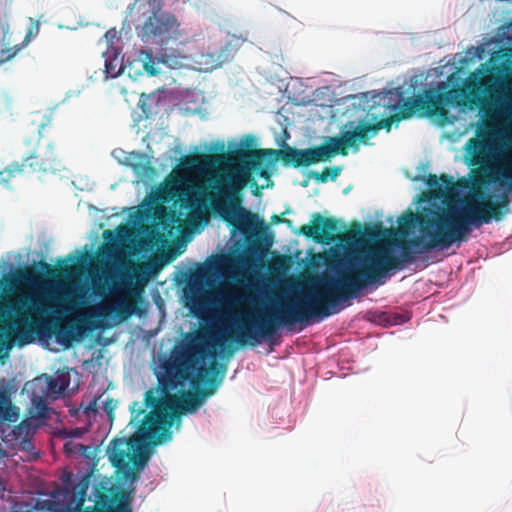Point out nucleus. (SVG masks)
<instances>
[{
  "instance_id": "obj_1",
  "label": "nucleus",
  "mask_w": 512,
  "mask_h": 512,
  "mask_svg": "<svg viewBox=\"0 0 512 512\" xmlns=\"http://www.w3.org/2000/svg\"><path fill=\"white\" fill-rule=\"evenodd\" d=\"M408 241L401 243V254L396 256L390 249L379 246L371 249L360 261V265L342 272L338 277L323 274L317 281L316 290L304 296L283 301L279 306L267 308L262 313L242 314L236 326L227 334L214 340L221 348L226 342L240 346L256 345L271 337L278 328L302 323L313 317L325 318L340 311L337 306L357 296L367 286L379 283L391 270H399L413 261L414 248ZM416 253H423L415 247Z\"/></svg>"
},
{
  "instance_id": "obj_2",
  "label": "nucleus",
  "mask_w": 512,
  "mask_h": 512,
  "mask_svg": "<svg viewBox=\"0 0 512 512\" xmlns=\"http://www.w3.org/2000/svg\"><path fill=\"white\" fill-rule=\"evenodd\" d=\"M226 371L227 366L218 363L216 359H212L208 366H199L190 383L193 391H187L179 397L175 410H168L165 414H161L159 422L146 426L143 433L135 434L129 439H113L107 448V454L117 472L126 480H136L138 477L136 468H142L148 461L143 444H159L170 438L169 427L173 417L196 411L207 397L217 391Z\"/></svg>"
},
{
  "instance_id": "obj_3",
  "label": "nucleus",
  "mask_w": 512,
  "mask_h": 512,
  "mask_svg": "<svg viewBox=\"0 0 512 512\" xmlns=\"http://www.w3.org/2000/svg\"><path fill=\"white\" fill-rule=\"evenodd\" d=\"M238 155L241 160L239 169L230 174L227 180L217 181L215 187L222 198L217 204L218 213L223 220L244 234L254 231L259 222L256 214L241 205L240 192L249 182L256 185L255 180L251 178L252 172L262 178H269L268 165L276 160V157H280L284 165H292L295 168L308 167L331 158L326 143L307 149L288 147L284 150H239Z\"/></svg>"
},
{
  "instance_id": "obj_4",
  "label": "nucleus",
  "mask_w": 512,
  "mask_h": 512,
  "mask_svg": "<svg viewBox=\"0 0 512 512\" xmlns=\"http://www.w3.org/2000/svg\"><path fill=\"white\" fill-rule=\"evenodd\" d=\"M476 89L477 84L475 82H467L463 87H456L447 91L438 92L432 88L426 89L423 94L405 100L401 104L400 112L383 118L376 123H360L354 130L343 131L340 136L328 138L326 145L330 157L337 154L347 156L348 148L357 152L359 150L358 142L366 144L381 129L390 131L394 123L408 119L416 112L421 116L435 120L440 125L450 123L451 119L446 107L465 105L470 96L475 95Z\"/></svg>"
},
{
  "instance_id": "obj_5",
  "label": "nucleus",
  "mask_w": 512,
  "mask_h": 512,
  "mask_svg": "<svg viewBox=\"0 0 512 512\" xmlns=\"http://www.w3.org/2000/svg\"><path fill=\"white\" fill-rule=\"evenodd\" d=\"M210 334L207 329L196 331L187 336L177 358L175 367L166 369L164 375L158 378V387L145 393L144 404L134 401L130 405L131 419L129 424L137 427L136 434L143 433L146 426L159 422L161 414L175 410L179 397L171 392L185 381H190L197 372L201 362L208 357L216 359V352L210 348Z\"/></svg>"
},
{
  "instance_id": "obj_6",
  "label": "nucleus",
  "mask_w": 512,
  "mask_h": 512,
  "mask_svg": "<svg viewBox=\"0 0 512 512\" xmlns=\"http://www.w3.org/2000/svg\"><path fill=\"white\" fill-rule=\"evenodd\" d=\"M56 297L51 293H19L9 301V308L15 312V328L9 327V335L19 346L30 344L35 336L53 335L56 341L69 348L73 341L82 337L86 326L82 319L76 322L61 321L52 314L59 312Z\"/></svg>"
},
{
  "instance_id": "obj_7",
  "label": "nucleus",
  "mask_w": 512,
  "mask_h": 512,
  "mask_svg": "<svg viewBox=\"0 0 512 512\" xmlns=\"http://www.w3.org/2000/svg\"><path fill=\"white\" fill-rule=\"evenodd\" d=\"M483 197L480 189H473V192L463 199L464 206L461 210L451 206L437 208L433 217L423 219L425 224L434 225L431 239L424 241L422 238H411L409 243L414 247H420L421 251L447 249L454 244L460 246L468 240L472 226L480 227L490 223L477 204V198Z\"/></svg>"
},
{
  "instance_id": "obj_8",
  "label": "nucleus",
  "mask_w": 512,
  "mask_h": 512,
  "mask_svg": "<svg viewBox=\"0 0 512 512\" xmlns=\"http://www.w3.org/2000/svg\"><path fill=\"white\" fill-rule=\"evenodd\" d=\"M163 0H134L129 15L138 22L135 30L146 45L163 49L170 41L181 36L180 23L171 12L163 10Z\"/></svg>"
},
{
  "instance_id": "obj_9",
  "label": "nucleus",
  "mask_w": 512,
  "mask_h": 512,
  "mask_svg": "<svg viewBox=\"0 0 512 512\" xmlns=\"http://www.w3.org/2000/svg\"><path fill=\"white\" fill-rule=\"evenodd\" d=\"M63 168L62 159L54 142L33 151L22 162H14L7 168L0 170V183L8 184L18 175L31 172H56Z\"/></svg>"
},
{
  "instance_id": "obj_10",
  "label": "nucleus",
  "mask_w": 512,
  "mask_h": 512,
  "mask_svg": "<svg viewBox=\"0 0 512 512\" xmlns=\"http://www.w3.org/2000/svg\"><path fill=\"white\" fill-rule=\"evenodd\" d=\"M342 223L335 218H326L320 213H314L311 224L302 225L298 233L313 239L317 243L330 244L342 238L338 234Z\"/></svg>"
},
{
  "instance_id": "obj_11",
  "label": "nucleus",
  "mask_w": 512,
  "mask_h": 512,
  "mask_svg": "<svg viewBox=\"0 0 512 512\" xmlns=\"http://www.w3.org/2000/svg\"><path fill=\"white\" fill-rule=\"evenodd\" d=\"M434 212H436V209H425L424 212L416 214L409 210L398 219L400 229L403 233H406V231L417 223L420 236H416L415 238H422L424 241L430 240L434 225L425 224L423 219H430V217L434 216Z\"/></svg>"
},
{
  "instance_id": "obj_12",
  "label": "nucleus",
  "mask_w": 512,
  "mask_h": 512,
  "mask_svg": "<svg viewBox=\"0 0 512 512\" xmlns=\"http://www.w3.org/2000/svg\"><path fill=\"white\" fill-rule=\"evenodd\" d=\"M510 190L502 192L497 201H491L489 199L479 200L477 198V204L483 211L486 217L489 218V222L492 220L500 221L502 218L510 212L511 196L509 195Z\"/></svg>"
},
{
  "instance_id": "obj_13",
  "label": "nucleus",
  "mask_w": 512,
  "mask_h": 512,
  "mask_svg": "<svg viewBox=\"0 0 512 512\" xmlns=\"http://www.w3.org/2000/svg\"><path fill=\"white\" fill-rule=\"evenodd\" d=\"M135 304L126 299H118L113 303L104 302L95 307V314L98 317H108L112 314L117 315L122 320H126L135 312Z\"/></svg>"
},
{
  "instance_id": "obj_14",
  "label": "nucleus",
  "mask_w": 512,
  "mask_h": 512,
  "mask_svg": "<svg viewBox=\"0 0 512 512\" xmlns=\"http://www.w3.org/2000/svg\"><path fill=\"white\" fill-rule=\"evenodd\" d=\"M426 183L430 189L434 190L437 196L456 192V182L452 176L447 174H442L439 177L435 174H429Z\"/></svg>"
},
{
  "instance_id": "obj_15",
  "label": "nucleus",
  "mask_w": 512,
  "mask_h": 512,
  "mask_svg": "<svg viewBox=\"0 0 512 512\" xmlns=\"http://www.w3.org/2000/svg\"><path fill=\"white\" fill-rule=\"evenodd\" d=\"M35 272L27 267L15 271L12 275L6 276L2 280L5 291H15L19 286L31 284L35 281Z\"/></svg>"
},
{
  "instance_id": "obj_16",
  "label": "nucleus",
  "mask_w": 512,
  "mask_h": 512,
  "mask_svg": "<svg viewBox=\"0 0 512 512\" xmlns=\"http://www.w3.org/2000/svg\"><path fill=\"white\" fill-rule=\"evenodd\" d=\"M210 295L207 291L192 292L187 297V305L191 312L199 318H204L209 310Z\"/></svg>"
},
{
  "instance_id": "obj_17",
  "label": "nucleus",
  "mask_w": 512,
  "mask_h": 512,
  "mask_svg": "<svg viewBox=\"0 0 512 512\" xmlns=\"http://www.w3.org/2000/svg\"><path fill=\"white\" fill-rule=\"evenodd\" d=\"M257 290L258 287L256 285L247 286L241 293L229 294L226 298V303L230 307L242 306L244 304L256 306L259 303L256 295Z\"/></svg>"
},
{
  "instance_id": "obj_18",
  "label": "nucleus",
  "mask_w": 512,
  "mask_h": 512,
  "mask_svg": "<svg viewBox=\"0 0 512 512\" xmlns=\"http://www.w3.org/2000/svg\"><path fill=\"white\" fill-rule=\"evenodd\" d=\"M19 417L18 408L13 405L6 390H0V420L14 422Z\"/></svg>"
},
{
  "instance_id": "obj_19",
  "label": "nucleus",
  "mask_w": 512,
  "mask_h": 512,
  "mask_svg": "<svg viewBox=\"0 0 512 512\" xmlns=\"http://www.w3.org/2000/svg\"><path fill=\"white\" fill-rule=\"evenodd\" d=\"M382 229V223L367 225L364 229L360 223H357L346 236L350 240H356L359 237H366L367 239L373 240L380 236Z\"/></svg>"
},
{
  "instance_id": "obj_20",
  "label": "nucleus",
  "mask_w": 512,
  "mask_h": 512,
  "mask_svg": "<svg viewBox=\"0 0 512 512\" xmlns=\"http://www.w3.org/2000/svg\"><path fill=\"white\" fill-rule=\"evenodd\" d=\"M215 162L216 156L204 153L187 157L184 165L189 169L203 172L214 167Z\"/></svg>"
},
{
  "instance_id": "obj_21",
  "label": "nucleus",
  "mask_w": 512,
  "mask_h": 512,
  "mask_svg": "<svg viewBox=\"0 0 512 512\" xmlns=\"http://www.w3.org/2000/svg\"><path fill=\"white\" fill-rule=\"evenodd\" d=\"M487 146V141L484 139L471 138L468 140L466 149L468 154L471 156L472 164L478 165L482 162L487 150Z\"/></svg>"
},
{
  "instance_id": "obj_22",
  "label": "nucleus",
  "mask_w": 512,
  "mask_h": 512,
  "mask_svg": "<svg viewBox=\"0 0 512 512\" xmlns=\"http://www.w3.org/2000/svg\"><path fill=\"white\" fill-rule=\"evenodd\" d=\"M500 179H503L506 188L512 191V156L504 158L501 164L495 169L493 180L498 181Z\"/></svg>"
},
{
  "instance_id": "obj_23",
  "label": "nucleus",
  "mask_w": 512,
  "mask_h": 512,
  "mask_svg": "<svg viewBox=\"0 0 512 512\" xmlns=\"http://www.w3.org/2000/svg\"><path fill=\"white\" fill-rule=\"evenodd\" d=\"M23 49V45H20V43L13 46L3 45L0 49V67L3 64L12 61Z\"/></svg>"
},
{
  "instance_id": "obj_24",
  "label": "nucleus",
  "mask_w": 512,
  "mask_h": 512,
  "mask_svg": "<svg viewBox=\"0 0 512 512\" xmlns=\"http://www.w3.org/2000/svg\"><path fill=\"white\" fill-rule=\"evenodd\" d=\"M123 70L124 67L118 57L107 58L105 60V73L107 78H115L119 76Z\"/></svg>"
},
{
  "instance_id": "obj_25",
  "label": "nucleus",
  "mask_w": 512,
  "mask_h": 512,
  "mask_svg": "<svg viewBox=\"0 0 512 512\" xmlns=\"http://www.w3.org/2000/svg\"><path fill=\"white\" fill-rule=\"evenodd\" d=\"M236 264V260L230 256L221 255L218 256L217 259L211 264V270L215 272H220L224 270L232 269Z\"/></svg>"
},
{
  "instance_id": "obj_26",
  "label": "nucleus",
  "mask_w": 512,
  "mask_h": 512,
  "mask_svg": "<svg viewBox=\"0 0 512 512\" xmlns=\"http://www.w3.org/2000/svg\"><path fill=\"white\" fill-rule=\"evenodd\" d=\"M69 385V379L64 376L60 375L56 378L51 377L48 380V389L52 393L62 394Z\"/></svg>"
},
{
  "instance_id": "obj_27",
  "label": "nucleus",
  "mask_w": 512,
  "mask_h": 512,
  "mask_svg": "<svg viewBox=\"0 0 512 512\" xmlns=\"http://www.w3.org/2000/svg\"><path fill=\"white\" fill-rule=\"evenodd\" d=\"M341 173L340 167H325L321 173L312 172L311 176L320 182H327L329 179L335 180Z\"/></svg>"
},
{
  "instance_id": "obj_28",
  "label": "nucleus",
  "mask_w": 512,
  "mask_h": 512,
  "mask_svg": "<svg viewBox=\"0 0 512 512\" xmlns=\"http://www.w3.org/2000/svg\"><path fill=\"white\" fill-rule=\"evenodd\" d=\"M34 414L33 416L37 419L48 420L50 419V408L43 399H38L34 402Z\"/></svg>"
},
{
  "instance_id": "obj_29",
  "label": "nucleus",
  "mask_w": 512,
  "mask_h": 512,
  "mask_svg": "<svg viewBox=\"0 0 512 512\" xmlns=\"http://www.w3.org/2000/svg\"><path fill=\"white\" fill-rule=\"evenodd\" d=\"M130 501V493L122 491L118 503L109 512H132Z\"/></svg>"
},
{
  "instance_id": "obj_30",
  "label": "nucleus",
  "mask_w": 512,
  "mask_h": 512,
  "mask_svg": "<svg viewBox=\"0 0 512 512\" xmlns=\"http://www.w3.org/2000/svg\"><path fill=\"white\" fill-rule=\"evenodd\" d=\"M145 54V60L143 63V68L147 72L149 76H155L159 73V70L156 68L155 58L151 50L143 52Z\"/></svg>"
},
{
  "instance_id": "obj_31",
  "label": "nucleus",
  "mask_w": 512,
  "mask_h": 512,
  "mask_svg": "<svg viewBox=\"0 0 512 512\" xmlns=\"http://www.w3.org/2000/svg\"><path fill=\"white\" fill-rule=\"evenodd\" d=\"M30 21L31 25L27 29L23 41L20 43V45H23V48H25L30 43V41L39 34L40 31V22L33 20L32 18H30Z\"/></svg>"
},
{
  "instance_id": "obj_32",
  "label": "nucleus",
  "mask_w": 512,
  "mask_h": 512,
  "mask_svg": "<svg viewBox=\"0 0 512 512\" xmlns=\"http://www.w3.org/2000/svg\"><path fill=\"white\" fill-rule=\"evenodd\" d=\"M116 408H117V401L112 398H107L103 403V410L107 413V415L111 421L114 418V411Z\"/></svg>"
},
{
  "instance_id": "obj_33",
  "label": "nucleus",
  "mask_w": 512,
  "mask_h": 512,
  "mask_svg": "<svg viewBox=\"0 0 512 512\" xmlns=\"http://www.w3.org/2000/svg\"><path fill=\"white\" fill-rule=\"evenodd\" d=\"M236 45H232L231 42H229L228 44L225 45V47L222 49V52H227L226 53V56L230 55V54H234L236 51H237V48L235 47ZM223 53H221L222 55Z\"/></svg>"
},
{
  "instance_id": "obj_34",
  "label": "nucleus",
  "mask_w": 512,
  "mask_h": 512,
  "mask_svg": "<svg viewBox=\"0 0 512 512\" xmlns=\"http://www.w3.org/2000/svg\"><path fill=\"white\" fill-rule=\"evenodd\" d=\"M39 265L41 266L42 269H44L49 274H53L54 275L55 272H56V269L53 268L50 264H48L45 261H40Z\"/></svg>"
},
{
  "instance_id": "obj_35",
  "label": "nucleus",
  "mask_w": 512,
  "mask_h": 512,
  "mask_svg": "<svg viewBox=\"0 0 512 512\" xmlns=\"http://www.w3.org/2000/svg\"><path fill=\"white\" fill-rule=\"evenodd\" d=\"M271 220L274 223H287L289 226L292 224L291 220L283 218L282 215H274L272 216Z\"/></svg>"
},
{
  "instance_id": "obj_36",
  "label": "nucleus",
  "mask_w": 512,
  "mask_h": 512,
  "mask_svg": "<svg viewBox=\"0 0 512 512\" xmlns=\"http://www.w3.org/2000/svg\"><path fill=\"white\" fill-rule=\"evenodd\" d=\"M60 266V271L65 273V274H68L71 272V266L68 265L67 263H63V261L59 260L57 262Z\"/></svg>"
},
{
  "instance_id": "obj_37",
  "label": "nucleus",
  "mask_w": 512,
  "mask_h": 512,
  "mask_svg": "<svg viewBox=\"0 0 512 512\" xmlns=\"http://www.w3.org/2000/svg\"><path fill=\"white\" fill-rule=\"evenodd\" d=\"M504 107L507 111L512 112V95L506 97Z\"/></svg>"
},
{
  "instance_id": "obj_38",
  "label": "nucleus",
  "mask_w": 512,
  "mask_h": 512,
  "mask_svg": "<svg viewBox=\"0 0 512 512\" xmlns=\"http://www.w3.org/2000/svg\"><path fill=\"white\" fill-rule=\"evenodd\" d=\"M129 158L130 159H134V160H141L142 161L144 159V156L142 154H140V153H134L133 152V153H131L129 155Z\"/></svg>"
},
{
  "instance_id": "obj_39",
  "label": "nucleus",
  "mask_w": 512,
  "mask_h": 512,
  "mask_svg": "<svg viewBox=\"0 0 512 512\" xmlns=\"http://www.w3.org/2000/svg\"><path fill=\"white\" fill-rule=\"evenodd\" d=\"M130 165H131V167H132L135 171H139V170H140V168H142V167L144 166V165H143V163H141V161H138V162H136V163H131Z\"/></svg>"
},
{
  "instance_id": "obj_40",
  "label": "nucleus",
  "mask_w": 512,
  "mask_h": 512,
  "mask_svg": "<svg viewBox=\"0 0 512 512\" xmlns=\"http://www.w3.org/2000/svg\"><path fill=\"white\" fill-rule=\"evenodd\" d=\"M80 511H96V512H103L101 509L96 508L95 506L86 507L84 509H80L77 507Z\"/></svg>"
},
{
  "instance_id": "obj_41",
  "label": "nucleus",
  "mask_w": 512,
  "mask_h": 512,
  "mask_svg": "<svg viewBox=\"0 0 512 512\" xmlns=\"http://www.w3.org/2000/svg\"><path fill=\"white\" fill-rule=\"evenodd\" d=\"M4 346L6 347V349L11 348L12 347L11 341L5 342L4 340H0V349Z\"/></svg>"
},
{
  "instance_id": "obj_42",
  "label": "nucleus",
  "mask_w": 512,
  "mask_h": 512,
  "mask_svg": "<svg viewBox=\"0 0 512 512\" xmlns=\"http://www.w3.org/2000/svg\"><path fill=\"white\" fill-rule=\"evenodd\" d=\"M71 445H72V443H66L64 445L65 452H67V453H72L73 452V449L71 448Z\"/></svg>"
},
{
  "instance_id": "obj_43",
  "label": "nucleus",
  "mask_w": 512,
  "mask_h": 512,
  "mask_svg": "<svg viewBox=\"0 0 512 512\" xmlns=\"http://www.w3.org/2000/svg\"><path fill=\"white\" fill-rule=\"evenodd\" d=\"M157 60H158V62H161L163 64H168V60L166 59V56H161Z\"/></svg>"
},
{
  "instance_id": "obj_44",
  "label": "nucleus",
  "mask_w": 512,
  "mask_h": 512,
  "mask_svg": "<svg viewBox=\"0 0 512 512\" xmlns=\"http://www.w3.org/2000/svg\"><path fill=\"white\" fill-rule=\"evenodd\" d=\"M77 447L79 448V451H81V452H84L86 449V446H84L83 444H77Z\"/></svg>"
},
{
  "instance_id": "obj_45",
  "label": "nucleus",
  "mask_w": 512,
  "mask_h": 512,
  "mask_svg": "<svg viewBox=\"0 0 512 512\" xmlns=\"http://www.w3.org/2000/svg\"><path fill=\"white\" fill-rule=\"evenodd\" d=\"M459 183H460L462 186H467V185H468V181H466V180H464V179H463V180H461V181H459Z\"/></svg>"
},
{
  "instance_id": "obj_46",
  "label": "nucleus",
  "mask_w": 512,
  "mask_h": 512,
  "mask_svg": "<svg viewBox=\"0 0 512 512\" xmlns=\"http://www.w3.org/2000/svg\"><path fill=\"white\" fill-rule=\"evenodd\" d=\"M45 128V124L42 123L40 126H39V133H41V130H43Z\"/></svg>"
},
{
  "instance_id": "obj_47",
  "label": "nucleus",
  "mask_w": 512,
  "mask_h": 512,
  "mask_svg": "<svg viewBox=\"0 0 512 512\" xmlns=\"http://www.w3.org/2000/svg\"><path fill=\"white\" fill-rule=\"evenodd\" d=\"M192 202H190V200H188V204H187V207H192Z\"/></svg>"
},
{
  "instance_id": "obj_48",
  "label": "nucleus",
  "mask_w": 512,
  "mask_h": 512,
  "mask_svg": "<svg viewBox=\"0 0 512 512\" xmlns=\"http://www.w3.org/2000/svg\"><path fill=\"white\" fill-rule=\"evenodd\" d=\"M258 191H259V188H258V187H256V189H255V191H254V194H257V193H258Z\"/></svg>"
},
{
  "instance_id": "obj_49",
  "label": "nucleus",
  "mask_w": 512,
  "mask_h": 512,
  "mask_svg": "<svg viewBox=\"0 0 512 512\" xmlns=\"http://www.w3.org/2000/svg\"><path fill=\"white\" fill-rule=\"evenodd\" d=\"M68 259H69V260H74V258H73L71 255H70V256H68Z\"/></svg>"
}]
</instances>
